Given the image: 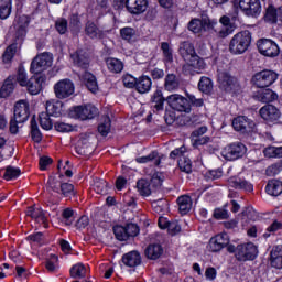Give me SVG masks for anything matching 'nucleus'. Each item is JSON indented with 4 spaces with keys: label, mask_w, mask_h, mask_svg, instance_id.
<instances>
[{
    "label": "nucleus",
    "mask_w": 282,
    "mask_h": 282,
    "mask_svg": "<svg viewBox=\"0 0 282 282\" xmlns=\"http://www.w3.org/2000/svg\"><path fill=\"white\" fill-rule=\"evenodd\" d=\"M252 45V33L248 30L236 33L229 43V52L239 56L246 54Z\"/></svg>",
    "instance_id": "f257e3e1"
},
{
    "label": "nucleus",
    "mask_w": 282,
    "mask_h": 282,
    "mask_svg": "<svg viewBox=\"0 0 282 282\" xmlns=\"http://www.w3.org/2000/svg\"><path fill=\"white\" fill-rule=\"evenodd\" d=\"M276 80H279V74L270 69L258 72L251 78L252 84L260 89L274 85Z\"/></svg>",
    "instance_id": "f03ea898"
},
{
    "label": "nucleus",
    "mask_w": 282,
    "mask_h": 282,
    "mask_svg": "<svg viewBox=\"0 0 282 282\" xmlns=\"http://www.w3.org/2000/svg\"><path fill=\"white\" fill-rule=\"evenodd\" d=\"M53 63L54 56L51 53L37 54L31 62L30 72L31 74H41V72L50 69Z\"/></svg>",
    "instance_id": "7ed1b4c3"
},
{
    "label": "nucleus",
    "mask_w": 282,
    "mask_h": 282,
    "mask_svg": "<svg viewBox=\"0 0 282 282\" xmlns=\"http://www.w3.org/2000/svg\"><path fill=\"white\" fill-rule=\"evenodd\" d=\"M68 116L75 120H93L98 116V108L94 105L76 106L69 109Z\"/></svg>",
    "instance_id": "20e7f679"
},
{
    "label": "nucleus",
    "mask_w": 282,
    "mask_h": 282,
    "mask_svg": "<svg viewBox=\"0 0 282 282\" xmlns=\"http://www.w3.org/2000/svg\"><path fill=\"white\" fill-rule=\"evenodd\" d=\"M53 89L55 97L58 100H65L74 96V93L76 91V86L74 85V82H72V79L65 78L55 83Z\"/></svg>",
    "instance_id": "39448f33"
},
{
    "label": "nucleus",
    "mask_w": 282,
    "mask_h": 282,
    "mask_svg": "<svg viewBox=\"0 0 282 282\" xmlns=\"http://www.w3.org/2000/svg\"><path fill=\"white\" fill-rule=\"evenodd\" d=\"M166 102L174 111L191 113V101L180 94H173L166 97Z\"/></svg>",
    "instance_id": "423d86ee"
},
{
    "label": "nucleus",
    "mask_w": 282,
    "mask_h": 282,
    "mask_svg": "<svg viewBox=\"0 0 282 282\" xmlns=\"http://www.w3.org/2000/svg\"><path fill=\"white\" fill-rule=\"evenodd\" d=\"M258 50L262 56H267L268 58H276L281 53V48H279V44L270 39L259 40Z\"/></svg>",
    "instance_id": "0eeeda50"
},
{
    "label": "nucleus",
    "mask_w": 282,
    "mask_h": 282,
    "mask_svg": "<svg viewBox=\"0 0 282 282\" xmlns=\"http://www.w3.org/2000/svg\"><path fill=\"white\" fill-rule=\"evenodd\" d=\"M257 254H259V250L252 242L239 245L236 248V259L238 261H253V259H257Z\"/></svg>",
    "instance_id": "6e6552de"
},
{
    "label": "nucleus",
    "mask_w": 282,
    "mask_h": 282,
    "mask_svg": "<svg viewBox=\"0 0 282 282\" xmlns=\"http://www.w3.org/2000/svg\"><path fill=\"white\" fill-rule=\"evenodd\" d=\"M260 117L268 124H276L281 120V110L274 105H265L259 110Z\"/></svg>",
    "instance_id": "1a4fd4ad"
},
{
    "label": "nucleus",
    "mask_w": 282,
    "mask_h": 282,
    "mask_svg": "<svg viewBox=\"0 0 282 282\" xmlns=\"http://www.w3.org/2000/svg\"><path fill=\"white\" fill-rule=\"evenodd\" d=\"M246 151L247 149L243 143H232L223 149L221 155L225 160H239V158L246 155Z\"/></svg>",
    "instance_id": "9d476101"
},
{
    "label": "nucleus",
    "mask_w": 282,
    "mask_h": 282,
    "mask_svg": "<svg viewBox=\"0 0 282 282\" xmlns=\"http://www.w3.org/2000/svg\"><path fill=\"white\" fill-rule=\"evenodd\" d=\"M206 69V63L196 54L185 62L183 72L185 74H202Z\"/></svg>",
    "instance_id": "9b49d317"
},
{
    "label": "nucleus",
    "mask_w": 282,
    "mask_h": 282,
    "mask_svg": "<svg viewBox=\"0 0 282 282\" xmlns=\"http://www.w3.org/2000/svg\"><path fill=\"white\" fill-rule=\"evenodd\" d=\"M218 85L225 91H234L237 89V78L226 70H218Z\"/></svg>",
    "instance_id": "f8f14e48"
},
{
    "label": "nucleus",
    "mask_w": 282,
    "mask_h": 282,
    "mask_svg": "<svg viewBox=\"0 0 282 282\" xmlns=\"http://www.w3.org/2000/svg\"><path fill=\"white\" fill-rule=\"evenodd\" d=\"M229 243L230 238L228 237V234H219L210 238L207 249L209 252H220V250H224Z\"/></svg>",
    "instance_id": "ddd939ff"
},
{
    "label": "nucleus",
    "mask_w": 282,
    "mask_h": 282,
    "mask_svg": "<svg viewBox=\"0 0 282 282\" xmlns=\"http://www.w3.org/2000/svg\"><path fill=\"white\" fill-rule=\"evenodd\" d=\"M15 122H28L30 118V104L28 100H20L14 106Z\"/></svg>",
    "instance_id": "4468645a"
},
{
    "label": "nucleus",
    "mask_w": 282,
    "mask_h": 282,
    "mask_svg": "<svg viewBox=\"0 0 282 282\" xmlns=\"http://www.w3.org/2000/svg\"><path fill=\"white\" fill-rule=\"evenodd\" d=\"M26 215L31 219H34L36 224L43 226V228H47L50 214H47V212L42 210L41 207H29V209L26 210Z\"/></svg>",
    "instance_id": "2eb2a0df"
},
{
    "label": "nucleus",
    "mask_w": 282,
    "mask_h": 282,
    "mask_svg": "<svg viewBox=\"0 0 282 282\" xmlns=\"http://www.w3.org/2000/svg\"><path fill=\"white\" fill-rule=\"evenodd\" d=\"M228 184L230 188H236V191H245L246 193H252L254 191V185L241 176H231L228 180Z\"/></svg>",
    "instance_id": "dca6fc26"
},
{
    "label": "nucleus",
    "mask_w": 282,
    "mask_h": 282,
    "mask_svg": "<svg viewBox=\"0 0 282 282\" xmlns=\"http://www.w3.org/2000/svg\"><path fill=\"white\" fill-rule=\"evenodd\" d=\"M46 78L44 75L35 74L29 79V83L24 86L29 94L32 96H36L41 94V89H43V84L45 83Z\"/></svg>",
    "instance_id": "f3484780"
},
{
    "label": "nucleus",
    "mask_w": 282,
    "mask_h": 282,
    "mask_svg": "<svg viewBox=\"0 0 282 282\" xmlns=\"http://www.w3.org/2000/svg\"><path fill=\"white\" fill-rule=\"evenodd\" d=\"M126 8L130 14H144V11L149 8V0H127Z\"/></svg>",
    "instance_id": "a211bd4d"
},
{
    "label": "nucleus",
    "mask_w": 282,
    "mask_h": 282,
    "mask_svg": "<svg viewBox=\"0 0 282 282\" xmlns=\"http://www.w3.org/2000/svg\"><path fill=\"white\" fill-rule=\"evenodd\" d=\"M232 127L235 131H240V133H248L254 129V121L250 120L248 117L239 116L232 120Z\"/></svg>",
    "instance_id": "6ab92c4d"
},
{
    "label": "nucleus",
    "mask_w": 282,
    "mask_h": 282,
    "mask_svg": "<svg viewBox=\"0 0 282 282\" xmlns=\"http://www.w3.org/2000/svg\"><path fill=\"white\" fill-rule=\"evenodd\" d=\"M70 58L74 65L82 67V69L89 67V56L84 50H78L76 53L70 54Z\"/></svg>",
    "instance_id": "aec40b11"
},
{
    "label": "nucleus",
    "mask_w": 282,
    "mask_h": 282,
    "mask_svg": "<svg viewBox=\"0 0 282 282\" xmlns=\"http://www.w3.org/2000/svg\"><path fill=\"white\" fill-rule=\"evenodd\" d=\"M122 262L127 265V268H138L140 263H142V256L139 251H130L122 257Z\"/></svg>",
    "instance_id": "412c9836"
},
{
    "label": "nucleus",
    "mask_w": 282,
    "mask_h": 282,
    "mask_svg": "<svg viewBox=\"0 0 282 282\" xmlns=\"http://www.w3.org/2000/svg\"><path fill=\"white\" fill-rule=\"evenodd\" d=\"M239 8L243 12H250V14H259V12H261V3L259 0H240Z\"/></svg>",
    "instance_id": "4be33fe9"
},
{
    "label": "nucleus",
    "mask_w": 282,
    "mask_h": 282,
    "mask_svg": "<svg viewBox=\"0 0 282 282\" xmlns=\"http://www.w3.org/2000/svg\"><path fill=\"white\" fill-rule=\"evenodd\" d=\"M253 98L258 100V102L267 104V102H274V100L279 98V95H276V93H274L272 89L268 88V89L258 90L253 95Z\"/></svg>",
    "instance_id": "5701e85b"
},
{
    "label": "nucleus",
    "mask_w": 282,
    "mask_h": 282,
    "mask_svg": "<svg viewBox=\"0 0 282 282\" xmlns=\"http://www.w3.org/2000/svg\"><path fill=\"white\" fill-rule=\"evenodd\" d=\"M65 107V104L61 100H50L46 102V113L48 116H54L55 118H58L65 111L63 108Z\"/></svg>",
    "instance_id": "b1692460"
},
{
    "label": "nucleus",
    "mask_w": 282,
    "mask_h": 282,
    "mask_svg": "<svg viewBox=\"0 0 282 282\" xmlns=\"http://www.w3.org/2000/svg\"><path fill=\"white\" fill-rule=\"evenodd\" d=\"M270 263L272 268L282 270V246H276L270 253Z\"/></svg>",
    "instance_id": "393cba45"
},
{
    "label": "nucleus",
    "mask_w": 282,
    "mask_h": 282,
    "mask_svg": "<svg viewBox=\"0 0 282 282\" xmlns=\"http://www.w3.org/2000/svg\"><path fill=\"white\" fill-rule=\"evenodd\" d=\"M80 78H82L83 83H85L87 89L89 91H91V94H96V91H98V82L96 80V76H94L89 72H85L80 76Z\"/></svg>",
    "instance_id": "a878e982"
},
{
    "label": "nucleus",
    "mask_w": 282,
    "mask_h": 282,
    "mask_svg": "<svg viewBox=\"0 0 282 282\" xmlns=\"http://www.w3.org/2000/svg\"><path fill=\"white\" fill-rule=\"evenodd\" d=\"M178 52L185 62L197 55V53H195V47L191 42L181 43Z\"/></svg>",
    "instance_id": "bb28decb"
},
{
    "label": "nucleus",
    "mask_w": 282,
    "mask_h": 282,
    "mask_svg": "<svg viewBox=\"0 0 282 282\" xmlns=\"http://www.w3.org/2000/svg\"><path fill=\"white\" fill-rule=\"evenodd\" d=\"M14 76H9L0 88V98H8L14 91Z\"/></svg>",
    "instance_id": "cd10ccee"
},
{
    "label": "nucleus",
    "mask_w": 282,
    "mask_h": 282,
    "mask_svg": "<svg viewBox=\"0 0 282 282\" xmlns=\"http://www.w3.org/2000/svg\"><path fill=\"white\" fill-rule=\"evenodd\" d=\"M178 210L181 215H186L193 208V199L188 195H183L177 198Z\"/></svg>",
    "instance_id": "c85d7f7f"
},
{
    "label": "nucleus",
    "mask_w": 282,
    "mask_h": 282,
    "mask_svg": "<svg viewBox=\"0 0 282 282\" xmlns=\"http://www.w3.org/2000/svg\"><path fill=\"white\" fill-rule=\"evenodd\" d=\"M17 52H19V43L9 45L2 54V63H4V65H10L14 56H17Z\"/></svg>",
    "instance_id": "c756f323"
},
{
    "label": "nucleus",
    "mask_w": 282,
    "mask_h": 282,
    "mask_svg": "<svg viewBox=\"0 0 282 282\" xmlns=\"http://www.w3.org/2000/svg\"><path fill=\"white\" fill-rule=\"evenodd\" d=\"M265 192L272 197H279V195L282 193V182L279 180L269 181L265 187Z\"/></svg>",
    "instance_id": "7c9ffc66"
},
{
    "label": "nucleus",
    "mask_w": 282,
    "mask_h": 282,
    "mask_svg": "<svg viewBox=\"0 0 282 282\" xmlns=\"http://www.w3.org/2000/svg\"><path fill=\"white\" fill-rule=\"evenodd\" d=\"M151 77L149 76H141L139 79H137V91L139 94H149L151 91Z\"/></svg>",
    "instance_id": "2f4dec72"
},
{
    "label": "nucleus",
    "mask_w": 282,
    "mask_h": 282,
    "mask_svg": "<svg viewBox=\"0 0 282 282\" xmlns=\"http://www.w3.org/2000/svg\"><path fill=\"white\" fill-rule=\"evenodd\" d=\"M166 99H164V95L162 94V89L158 88L152 97H151V102L154 107V109H156V111H163L164 110V101Z\"/></svg>",
    "instance_id": "473e14b6"
},
{
    "label": "nucleus",
    "mask_w": 282,
    "mask_h": 282,
    "mask_svg": "<svg viewBox=\"0 0 282 282\" xmlns=\"http://www.w3.org/2000/svg\"><path fill=\"white\" fill-rule=\"evenodd\" d=\"M164 88L166 91H177L180 89V79L175 74H167L165 76Z\"/></svg>",
    "instance_id": "72a5a7b5"
},
{
    "label": "nucleus",
    "mask_w": 282,
    "mask_h": 282,
    "mask_svg": "<svg viewBox=\"0 0 282 282\" xmlns=\"http://www.w3.org/2000/svg\"><path fill=\"white\" fill-rule=\"evenodd\" d=\"M13 25L21 36H25V29L30 25V18L28 15L17 17Z\"/></svg>",
    "instance_id": "f704fd0d"
},
{
    "label": "nucleus",
    "mask_w": 282,
    "mask_h": 282,
    "mask_svg": "<svg viewBox=\"0 0 282 282\" xmlns=\"http://www.w3.org/2000/svg\"><path fill=\"white\" fill-rule=\"evenodd\" d=\"M138 164H153L154 166H160V154L158 152H152L147 156H139L135 159Z\"/></svg>",
    "instance_id": "c9c22d12"
},
{
    "label": "nucleus",
    "mask_w": 282,
    "mask_h": 282,
    "mask_svg": "<svg viewBox=\"0 0 282 282\" xmlns=\"http://www.w3.org/2000/svg\"><path fill=\"white\" fill-rule=\"evenodd\" d=\"M208 23H210V20H199V19H193L188 24V30L191 32H194V34H199L202 30H206L208 28Z\"/></svg>",
    "instance_id": "e433bc0d"
},
{
    "label": "nucleus",
    "mask_w": 282,
    "mask_h": 282,
    "mask_svg": "<svg viewBox=\"0 0 282 282\" xmlns=\"http://www.w3.org/2000/svg\"><path fill=\"white\" fill-rule=\"evenodd\" d=\"M106 65L112 74H120V72L124 69V64L122 63V61L113 57L107 58Z\"/></svg>",
    "instance_id": "4c0bfd02"
},
{
    "label": "nucleus",
    "mask_w": 282,
    "mask_h": 282,
    "mask_svg": "<svg viewBox=\"0 0 282 282\" xmlns=\"http://www.w3.org/2000/svg\"><path fill=\"white\" fill-rule=\"evenodd\" d=\"M220 23L223 25V29L219 31V35L223 39H226V36H229V34H232V32H235V28L230 25V18L226 15L221 17Z\"/></svg>",
    "instance_id": "58836bf2"
},
{
    "label": "nucleus",
    "mask_w": 282,
    "mask_h": 282,
    "mask_svg": "<svg viewBox=\"0 0 282 282\" xmlns=\"http://www.w3.org/2000/svg\"><path fill=\"white\" fill-rule=\"evenodd\" d=\"M164 250L162 249V246L160 245H150L147 247L145 249V257H148V259H160V257H162V252Z\"/></svg>",
    "instance_id": "ea45409f"
},
{
    "label": "nucleus",
    "mask_w": 282,
    "mask_h": 282,
    "mask_svg": "<svg viewBox=\"0 0 282 282\" xmlns=\"http://www.w3.org/2000/svg\"><path fill=\"white\" fill-rule=\"evenodd\" d=\"M85 33L89 39H102V31L94 24V22H87Z\"/></svg>",
    "instance_id": "a19ab883"
},
{
    "label": "nucleus",
    "mask_w": 282,
    "mask_h": 282,
    "mask_svg": "<svg viewBox=\"0 0 282 282\" xmlns=\"http://www.w3.org/2000/svg\"><path fill=\"white\" fill-rule=\"evenodd\" d=\"M87 275V267L78 263L70 269V276L73 279H84Z\"/></svg>",
    "instance_id": "79ce46f5"
},
{
    "label": "nucleus",
    "mask_w": 282,
    "mask_h": 282,
    "mask_svg": "<svg viewBox=\"0 0 282 282\" xmlns=\"http://www.w3.org/2000/svg\"><path fill=\"white\" fill-rule=\"evenodd\" d=\"M12 12V0H0V19H8Z\"/></svg>",
    "instance_id": "37998d69"
},
{
    "label": "nucleus",
    "mask_w": 282,
    "mask_h": 282,
    "mask_svg": "<svg viewBox=\"0 0 282 282\" xmlns=\"http://www.w3.org/2000/svg\"><path fill=\"white\" fill-rule=\"evenodd\" d=\"M137 188L143 197H149V195H151V184L144 178L138 181Z\"/></svg>",
    "instance_id": "c03bdc74"
},
{
    "label": "nucleus",
    "mask_w": 282,
    "mask_h": 282,
    "mask_svg": "<svg viewBox=\"0 0 282 282\" xmlns=\"http://www.w3.org/2000/svg\"><path fill=\"white\" fill-rule=\"evenodd\" d=\"M15 80L20 85V87H25L30 83V79L28 78V72L23 66H20L18 68Z\"/></svg>",
    "instance_id": "a18cd8bd"
},
{
    "label": "nucleus",
    "mask_w": 282,
    "mask_h": 282,
    "mask_svg": "<svg viewBox=\"0 0 282 282\" xmlns=\"http://www.w3.org/2000/svg\"><path fill=\"white\" fill-rule=\"evenodd\" d=\"M198 89L203 94H210L213 91V80L208 77H202L198 83Z\"/></svg>",
    "instance_id": "49530a36"
},
{
    "label": "nucleus",
    "mask_w": 282,
    "mask_h": 282,
    "mask_svg": "<svg viewBox=\"0 0 282 282\" xmlns=\"http://www.w3.org/2000/svg\"><path fill=\"white\" fill-rule=\"evenodd\" d=\"M31 138L37 143L43 140V135L41 134V130H39V124L34 118L31 120Z\"/></svg>",
    "instance_id": "de8ad7c7"
},
{
    "label": "nucleus",
    "mask_w": 282,
    "mask_h": 282,
    "mask_svg": "<svg viewBox=\"0 0 282 282\" xmlns=\"http://www.w3.org/2000/svg\"><path fill=\"white\" fill-rule=\"evenodd\" d=\"M76 151L79 155H87L91 153V148L89 147V142L86 139H80L77 142Z\"/></svg>",
    "instance_id": "09e8293b"
},
{
    "label": "nucleus",
    "mask_w": 282,
    "mask_h": 282,
    "mask_svg": "<svg viewBox=\"0 0 282 282\" xmlns=\"http://www.w3.org/2000/svg\"><path fill=\"white\" fill-rule=\"evenodd\" d=\"M50 116L52 115L47 112L40 113V124L45 131H50L52 127H54V123H52V119H50Z\"/></svg>",
    "instance_id": "8fccbe9b"
},
{
    "label": "nucleus",
    "mask_w": 282,
    "mask_h": 282,
    "mask_svg": "<svg viewBox=\"0 0 282 282\" xmlns=\"http://www.w3.org/2000/svg\"><path fill=\"white\" fill-rule=\"evenodd\" d=\"M264 19L265 21H269V23H276V19H279V11L274 9V6H268Z\"/></svg>",
    "instance_id": "3c124183"
},
{
    "label": "nucleus",
    "mask_w": 282,
    "mask_h": 282,
    "mask_svg": "<svg viewBox=\"0 0 282 282\" xmlns=\"http://www.w3.org/2000/svg\"><path fill=\"white\" fill-rule=\"evenodd\" d=\"M21 175V169L14 167V166H8L6 169V173L3 175V178L10 182V180H17Z\"/></svg>",
    "instance_id": "603ef678"
},
{
    "label": "nucleus",
    "mask_w": 282,
    "mask_h": 282,
    "mask_svg": "<svg viewBox=\"0 0 282 282\" xmlns=\"http://www.w3.org/2000/svg\"><path fill=\"white\" fill-rule=\"evenodd\" d=\"M46 270L48 272H56L58 270V257L56 254H51L46 259Z\"/></svg>",
    "instance_id": "864d4df0"
},
{
    "label": "nucleus",
    "mask_w": 282,
    "mask_h": 282,
    "mask_svg": "<svg viewBox=\"0 0 282 282\" xmlns=\"http://www.w3.org/2000/svg\"><path fill=\"white\" fill-rule=\"evenodd\" d=\"M61 177L62 175H57V176H50L48 178V188H51V191H54V193H61V185L63 183H61Z\"/></svg>",
    "instance_id": "5fc2aeb1"
},
{
    "label": "nucleus",
    "mask_w": 282,
    "mask_h": 282,
    "mask_svg": "<svg viewBox=\"0 0 282 282\" xmlns=\"http://www.w3.org/2000/svg\"><path fill=\"white\" fill-rule=\"evenodd\" d=\"M178 167L184 173H191L193 171V164L191 163V159H188V156H182L178 160Z\"/></svg>",
    "instance_id": "6e6d98bb"
},
{
    "label": "nucleus",
    "mask_w": 282,
    "mask_h": 282,
    "mask_svg": "<svg viewBox=\"0 0 282 282\" xmlns=\"http://www.w3.org/2000/svg\"><path fill=\"white\" fill-rule=\"evenodd\" d=\"M98 131L101 135H109V131H111V119H109V117H104L102 122L98 127Z\"/></svg>",
    "instance_id": "4d7b16f0"
},
{
    "label": "nucleus",
    "mask_w": 282,
    "mask_h": 282,
    "mask_svg": "<svg viewBox=\"0 0 282 282\" xmlns=\"http://www.w3.org/2000/svg\"><path fill=\"white\" fill-rule=\"evenodd\" d=\"M93 188L95 192L98 193V195H107V181L105 180H97L95 181Z\"/></svg>",
    "instance_id": "13d9d810"
},
{
    "label": "nucleus",
    "mask_w": 282,
    "mask_h": 282,
    "mask_svg": "<svg viewBox=\"0 0 282 282\" xmlns=\"http://www.w3.org/2000/svg\"><path fill=\"white\" fill-rule=\"evenodd\" d=\"M59 193H62L64 197H74V195H76V192H74V185L69 183H62Z\"/></svg>",
    "instance_id": "bf43d9fd"
},
{
    "label": "nucleus",
    "mask_w": 282,
    "mask_h": 282,
    "mask_svg": "<svg viewBox=\"0 0 282 282\" xmlns=\"http://www.w3.org/2000/svg\"><path fill=\"white\" fill-rule=\"evenodd\" d=\"M113 232H115V236L116 238L119 240V241H127V227H123V226H116L113 228Z\"/></svg>",
    "instance_id": "052dcab7"
},
{
    "label": "nucleus",
    "mask_w": 282,
    "mask_h": 282,
    "mask_svg": "<svg viewBox=\"0 0 282 282\" xmlns=\"http://www.w3.org/2000/svg\"><path fill=\"white\" fill-rule=\"evenodd\" d=\"M120 35L123 41H131L135 36V30L133 28L126 26L120 30Z\"/></svg>",
    "instance_id": "680f3d73"
},
{
    "label": "nucleus",
    "mask_w": 282,
    "mask_h": 282,
    "mask_svg": "<svg viewBox=\"0 0 282 282\" xmlns=\"http://www.w3.org/2000/svg\"><path fill=\"white\" fill-rule=\"evenodd\" d=\"M126 232L127 239H129V237H138V235H140V227L135 224H128L126 226Z\"/></svg>",
    "instance_id": "e2e57ef3"
},
{
    "label": "nucleus",
    "mask_w": 282,
    "mask_h": 282,
    "mask_svg": "<svg viewBox=\"0 0 282 282\" xmlns=\"http://www.w3.org/2000/svg\"><path fill=\"white\" fill-rule=\"evenodd\" d=\"M122 80L124 87H127L128 89H133V87H135L138 84V79L129 74L124 75Z\"/></svg>",
    "instance_id": "0e129e2a"
},
{
    "label": "nucleus",
    "mask_w": 282,
    "mask_h": 282,
    "mask_svg": "<svg viewBox=\"0 0 282 282\" xmlns=\"http://www.w3.org/2000/svg\"><path fill=\"white\" fill-rule=\"evenodd\" d=\"M182 231V226H180V223L177 221H170L167 225V232L169 235H177L178 232Z\"/></svg>",
    "instance_id": "69168bd1"
},
{
    "label": "nucleus",
    "mask_w": 282,
    "mask_h": 282,
    "mask_svg": "<svg viewBox=\"0 0 282 282\" xmlns=\"http://www.w3.org/2000/svg\"><path fill=\"white\" fill-rule=\"evenodd\" d=\"M55 28L59 34H65V32H67V21L63 18H59L55 22Z\"/></svg>",
    "instance_id": "338daca9"
},
{
    "label": "nucleus",
    "mask_w": 282,
    "mask_h": 282,
    "mask_svg": "<svg viewBox=\"0 0 282 282\" xmlns=\"http://www.w3.org/2000/svg\"><path fill=\"white\" fill-rule=\"evenodd\" d=\"M162 182H164V174L162 172H156L151 177L152 186H162Z\"/></svg>",
    "instance_id": "774afa93"
}]
</instances>
